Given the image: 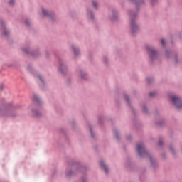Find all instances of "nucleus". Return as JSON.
Listing matches in <instances>:
<instances>
[{
  "mask_svg": "<svg viewBox=\"0 0 182 182\" xmlns=\"http://www.w3.org/2000/svg\"><path fill=\"white\" fill-rule=\"evenodd\" d=\"M35 100H36V102H39V98L36 97V98H35Z\"/></svg>",
  "mask_w": 182,
  "mask_h": 182,
  "instance_id": "obj_17",
  "label": "nucleus"
},
{
  "mask_svg": "<svg viewBox=\"0 0 182 182\" xmlns=\"http://www.w3.org/2000/svg\"><path fill=\"white\" fill-rule=\"evenodd\" d=\"M144 110H146V108H144Z\"/></svg>",
  "mask_w": 182,
  "mask_h": 182,
  "instance_id": "obj_21",
  "label": "nucleus"
},
{
  "mask_svg": "<svg viewBox=\"0 0 182 182\" xmlns=\"http://www.w3.org/2000/svg\"><path fill=\"white\" fill-rule=\"evenodd\" d=\"M137 150L141 157L143 156V154H146V149H144V145H143V144H138Z\"/></svg>",
  "mask_w": 182,
  "mask_h": 182,
  "instance_id": "obj_2",
  "label": "nucleus"
},
{
  "mask_svg": "<svg viewBox=\"0 0 182 182\" xmlns=\"http://www.w3.org/2000/svg\"><path fill=\"white\" fill-rule=\"evenodd\" d=\"M146 49L151 58H153V56H156V50H154V48H153V47H147Z\"/></svg>",
  "mask_w": 182,
  "mask_h": 182,
  "instance_id": "obj_4",
  "label": "nucleus"
},
{
  "mask_svg": "<svg viewBox=\"0 0 182 182\" xmlns=\"http://www.w3.org/2000/svg\"><path fill=\"white\" fill-rule=\"evenodd\" d=\"M4 35H5V36H6L8 35V33H6V30H4Z\"/></svg>",
  "mask_w": 182,
  "mask_h": 182,
  "instance_id": "obj_14",
  "label": "nucleus"
},
{
  "mask_svg": "<svg viewBox=\"0 0 182 182\" xmlns=\"http://www.w3.org/2000/svg\"><path fill=\"white\" fill-rule=\"evenodd\" d=\"M43 15H48V11L45 10V9H42Z\"/></svg>",
  "mask_w": 182,
  "mask_h": 182,
  "instance_id": "obj_7",
  "label": "nucleus"
},
{
  "mask_svg": "<svg viewBox=\"0 0 182 182\" xmlns=\"http://www.w3.org/2000/svg\"><path fill=\"white\" fill-rule=\"evenodd\" d=\"M125 99H126V101H127V102H129V96L126 95V96H125Z\"/></svg>",
  "mask_w": 182,
  "mask_h": 182,
  "instance_id": "obj_13",
  "label": "nucleus"
},
{
  "mask_svg": "<svg viewBox=\"0 0 182 182\" xmlns=\"http://www.w3.org/2000/svg\"><path fill=\"white\" fill-rule=\"evenodd\" d=\"M100 166H101L102 168L105 170V173H107V171H109V169L107 168V167H106V165H105V163H103V161H101L100 163Z\"/></svg>",
  "mask_w": 182,
  "mask_h": 182,
  "instance_id": "obj_5",
  "label": "nucleus"
},
{
  "mask_svg": "<svg viewBox=\"0 0 182 182\" xmlns=\"http://www.w3.org/2000/svg\"><path fill=\"white\" fill-rule=\"evenodd\" d=\"M91 18L93 19V14L92 13L90 14Z\"/></svg>",
  "mask_w": 182,
  "mask_h": 182,
  "instance_id": "obj_15",
  "label": "nucleus"
},
{
  "mask_svg": "<svg viewBox=\"0 0 182 182\" xmlns=\"http://www.w3.org/2000/svg\"><path fill=\"white\" fill-rule=\"evenodd\" d=\"M0 112H2V110L0 109Z\"/></svg>",
  "mask_w": 182,
  "mask_h": 182,
  "instance_id": "obj_22",
  "label": "nucleus"
},
{
  "mask_svg": "<svg viewBox=\"0 0 182 182\" xmlns=\"http://www.w3.org/2000/svg\"><path fill=\"white\" fill-rule=\"evenodd\" d=\"M26 25H29V23H28V21H26Z\"/></svg>",
  "mask_w": 182,
  "mask_h": 182,
  "instance_id": "obj_18",
  "label": "nucleus"
},
{
  "mask_svg": "<svg viewBox=\"0 0 182 182\" xmlns=\"http://www.w3.org/2000/svg\"><path fill=\"white\" fill-rule=\"evenodd\" d=\"M161 43L164 46L166 45V41L164 39L161 40Z\"/></svg>",
  "mask_w": 182,
  "mask_h": 182,
  "instance_id": "obj_8",
  "label": "nucleus"
},
{
  "mask_svg": "<svg viewBox=\"0 0 182 182\" xmlns=\"http://www.w3.org/2000/svg\"><path fill=\"white\" fill-rule=\"evenodd\" d=\"M33 114H35V116H39L41 114V113L38 112H33Z\"/></svg>",
  "mask_w": 182,
  "mask_h": 182,
  "instance_id": "obj_10",
  "label": "nucleus"
},
{
  "mask_svg": "<svg viewBox=\"0 0 182 182\" xmlns=\"http://www.w3.org/2000/svg\"><path fill=\"white\" fill-rule=\"evenodd\" d=\"M91 133H92V130H90Z\"/></svg>",
  "mask_w": 182,
  "mask_h": 182,
  "instance_id": "obj_23",
  "label": "nucleus"
},
{
  "mask_svg": "<svg viewBox=\"0 0 182 182\" xmlns=\"http://www.w3.org/2000/svg\"><path fill=\"white\" fill-rule=\"evenodd\" d=\"M159 145L161 146V141L159 142Z\"/></svg>",
  "mask_w": 182,
  "mask_h": 182,
  "instance_id": "obj_19",
  "label": "nucleus"
},
{
  "mask_svg": "<svg viewBox=\"0 0 182 182\" xmlns=\"http://www.w3.org/2000/svg\"><path fill=\"white\" fill-rule=\"evenodd\" d=\"M92 4L95 8H97V3L96 1H92Z\"/></svg>",
  "mask_w": 182,
  "mask_h": 182,
  "instance_id": "obj_9",
  "label": "nucleus"
},
{
  "mask_svg": "<svg viewBox=\"0 0 182 182\" xmlns=\"http://www.w3.org/2000/svg\"><path fill=\"white\" fill-rule=\"evenodd\" d=\"M73 50L75 55H79V50H77L75 47H73Z\"/></svg>",
  "mask_w": 182,
  "mask_h": 182,
  "instance_id": "obj_6",
  "label": "nucleus"
},
{
  "mask_svg": "<svg viewBox=\"0 0 182 182\" xmlns=\"http://www.w3.org/2000/svg\"><path fill=\"white\" fill-rule=\"evenodd\" d=\"M131 28H132V32L133 33L139 31V27L137 26V24H136V22L133 19L131 20Z\"/></svg>",
  "mask_w": 182,
  "mask_h": 182,
  "instance_id": "obj_3",
  "label": "nucleus"
},
{
  "mask_svg": "<svg viewBox=\"0 0 182 182\" xmlns=\"http://www.w3.org/2000/svg\"><path fill=\"white\" fill-rule=\"evenodd\" d=\"M149 96L151 97H153V96H154V92H151L150 94H149Z\"/></svg>",
  "mask_w": 182,
  "mask_h": 182,
  "instance_id": "obj_12",
  "label": "nucleus"
},
{
  "mask_svg": "<svg viewBox=\"0 0 182 182\" xmlns=\"http://www.w3.org/2000/svg\"><path fill=\"white\" fill-rule=\"evenodd\" d=\"M171 150H172V151H173V148H171Z\"/></svg>",
  "mask_w": 182,
  "mask_h": 182,
  "instance_id": "obj_20",
  "label": "nucleus"
},
{
  "mask_svg": "<svg viewBox=\"0 0 182 182\" xmlns=\"http://www.w3.org/2000/svg\"><path fill=\"white\" fill-rule=\"evenodd\" d=\"M14 2H15L14 0H10V1H9L10 5H13Z\"/></svg>",
  "mask_w": 182,
  "mask_h": 182,
  "instance_id": "obj_11",
  "label": "nucleus"
},
{
  "mask_svg": "<svg viewBox=\"0 0 182 182\" xmlns=\"http://www.w3.org/2000/svg\"><path fill=\"white\" fill-rule=\"evenodd\" d=\"M39 79L41 82H43V80H42V77L39 76Z\"/></svg>",
  "mask_w": 182,
  "mask_h": 182,
  "instance_id": "obj_16",
  "label": "nucleus"
},
{
  "mask_svg": "<svg viewBox=\"0 0 182 182\" xmlns=\"http://www.w3.org/2000/svg\"><path fill=\"white\" fill-rule=\"evenodd\" d=\"M171 100L177 109H182V100L180 97L176 96H172Z\"/></svg>",
  "mask_w": 182,
  "mask_h": 182,
  "instance_id": "obj_1",
  "label": "nucleus"
}]
</instances>
